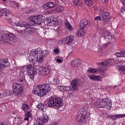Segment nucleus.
Segmentation results:
<instances>
[{
    "label": "nucleus",
    "mask_w": 125,
    "mask_h": 125,
    "mask_svg": "<svg viewBox=\"0 0 125 125\" xmlns=\"http://www.w3.org/2000/svg\"><path fill=\"white\" fill-rule=\"evenodd\" d=\"M48 106L49 107H57V108H60L63 105V99L61 97H50L47 102Z\"/></svg>",
    "instance_id": "obj_3"
},
{
    "label": "nucleus",
    "mask_w": 125,
    "mask_h": 125,
    "mask_svg": "<svg viewBox=\"0 0 125 125\" xmlns=\"http://www.w3.org/2000/svg\"><path fill=\"white\" fill-rule=\"evenodd\" d=\"M115 55L116 57H125V52H117L116 53Z\"/></svg>",
    "instance_id": "obj_30"
},
{
    "label": "nucleus",
    "mask_w": 125,
    "mask_h": 125,
    "mask_svg": "<svg viewBox=\"0 0 125 125\" xmlns=\"http://www.w3.org/2000/svg\"><path fill=\"white\" fill-rule=\"evenodd\" d=\"M23 85L20 83H14L13 84V91L15 96H18L23 92Z\"/></svg>",
    "instance_id": "obj_7"
},
{
    "label": "nucleus",
    "mask_w": 125,
    "mask_h": 125,
    "mask_svg": "<svg viewBox=\"0 0 125 125\" xmlns=\"http://www.w3.org/2000/svg\"><path fill=\"white\" fill-rule=\"evenodd\" d=\"M45 51H46V52H47V54H48V51L46 50Z\"/></svg>",
    "instance_id": "obj_62"
},
{
    "label": "nucleus",
    "mask_w": 125,
    "mask_h": 125,
    "mask_svg": "<svg viewBox=\"0 0 125 125\" xmlns=\"http://www.w3.org/2000/svg\"><path fill=\"white\" fill-rule=\"evenodd\" d=\"M74 3V5H77V6L78 5L80 6V5H81L82 4V3L80 4V0H75Z\"/></svg>",
    "instance_id": "obj_42"
},
{
    "label": "nucleus",
    "mask_w": 125,
    "mask_h": 125,
    "mask_svg": "<svg viewBox=\"0 0 125 125\" xmlns=\"http://www.w3.org/2000/svg\"><path fill=\"white\" fill-rule=\"evenodd\" d=\"M40 119L43 122V124H44L48 122V116L45 114H42Z\"/></svg>",
    "instance_id": "obj_24"
},
{
    "label": "nucleus",
    "mask_w": 125,
    "mask_h": 125,
    "mask_svg": "<svg viewBox=\"0 0 125 125\" xmlns=\"http://www.w3.org/2000/svg\"><path fill=\"white\" fill-rule=\"evenodd\" d=\"M85 33V30H84V29H83L81 28L80 29H79L78 30L77 34L78 36L81 37L83 36Z\"/></svg>",
    "instance_id": "obj_25"
},
{
    "label": "nucleus",
    "mask_w": 125,
    "mask_h": 125,
    "mask_svg": "<svg viewBox=\"0 0 125 125\" xmlns=\"http://www.w3.org/2000/svg\"><path fill=\"white\" fill-rule=\"evenodd\" d=\"M88 77L91 81H94L95 82H101V78L98 75H88Z\"/></svg>",
    "instance_id": "obj_22"
},
{
    "label": "nucleus",
    "mask_w": 125,
    "mask_h": 125,
    "mask_svg": "<svg viewBox=\"0 0 125 125\" xmlns=\"http://www.w3.org/2000/svg\"><path fill=\"white\" fill-rule=\"evenodd\" d=\"M79 113L80 114V117L78 119V124L80 125H86V119L89 118L90 113L88 111L85 110L83 108L79 109Z\"/></svg>",
    "instance_id": "obj_4"
},
{
    "label": "nucleus",
    "mask_w": 125,
    "mask_h": 125,
    "mask_svg": "<svg viewBox=\"0 0 125 125\" xmlns=\"http://www.w3.org/2000/svg\"><path fill=\"white\" fill-rule=\"evenodd\" d=\"M39 75H42V76H45L48 75L50 73L51 68L50 66H46L45 67H39L38 68Z\"/></svg>",
    "instance_id": "obj_12"
},
{
    "label": "nucleus",
    "mask_w": 125,
    "mask_h": 125,
    "mask_svg": "<svg viewBox=\"0 0 125 125\" xmlns=\"http://www.w3.org/2000/svg\"><path fill=\"white\" fill-rule=\"evenodd\" d=\"M13 25H14V26H16L17 27H24V28H26L24 29V33L26 35H32V34L35 33V31H37V28L30 27L31 24L29 23H20L19 22H13Z\"/></svg>",
    "instance_id": "obj_5"
},
{
    "label": "nucleus",
    "mask_w": 125,
    "mask_h": 125,
    "mask_svg": "<svg viewBox=\"0 0 125 125\" xmlns=\"http://www.w3.org/2000/svg\"><path fill=\"white\" fill-rule=\"evenodd\" d=\"M54 52L55 54H59L60 51L58 48H56L54 49Z\"/></svg>",
    "instance_id": "obj_41"
},
{
    "label": "nucleus",
    "mask_w": 125,
    "mask_h": 125,
    "mask_svg": "<svg viewBox=\"0 0 125 125\" xmlns=\"http://www.w3.org/2000/svg\"><path fill=\"white\" fill-rule=\"evenodd\" d=\"M118 68L119 70V72H120V74L125 75V66L119 65L118 66Z\"/></svg>",
    "instance_id": "obj_26"
},
{
    "label": "nucleus",
    "mask_w": 125,
    "mask_h": 125,
    "mask_svg": "<svg viewBox=\"0 0 125 125\" xmlns=\"http://www.w3.org/2000/svg\"><path fill=\"white\" fill-rule=\"evenodd\" d=\"M122 3L123 5L125 7V0H123Z\"/></svg>",
    "instance_id": "obj_55"
},
{
    "label": "nucleus",
    "mask_w": 125,
    "mask_h": 125,
    "mask_svg": "<svg viewBox=\"0 0 125 125\" xmlns=\"http://www.w3.org/2000/svg\"><path fill=\"white\" fill-rule=\"evenodd\" d=\"M2 1H3L4 2H5V1H7V0H2Z\"/></svg>",
    "instance_id": "obj_59"
},
{
    "label": "nucleus",
    "mask_w": 125,
    "mask_h": 125,
    "mask_svg": "<svg viewBox=\"0 0 125 125\" xmlns=\"http://www.w3.org/2000/svg\"><path fill=\"white\" fill-rule=\"evenodd\" d=\"M73 41H74V36L70 35L59 41L58 43L59 44H67V45H70V44L72 43Z\"/></svg>",
    "instance_id": "obj_10"
},
{
    "label": "nucleus",
    "mask_w": 125,
    "mask_h": 125,
    "mask_svg": "<svg viewBox=\"0 0 125 125\" xmlns=\"http://www.w3.org/2000/svg\"><path fill=\"white\" fill-rule=\"evenodd\" d=\"M5 75V74L4 73V72H3L2 71H1L0 73V76L1 77H4Z\"/></svg>",
    "instance_id": "obj_51"
},
{
    "label": "nucleus",
    "mask_w": 125,
    "mask_h": 125,
    "mask_svg": "<svg viewBox=\"0 0 125 125\" xmlns=\"http://www.w3.org/2000/svg\"><path fill=\"white\" fill-rule=\"evenodd\" d=\"M82 64V61L80 59L73 60L71 63L72 67L76 68Z\"/></svg>",
    "instance_id": "obj_21"
},
{
    "label": "nucleus",
    "mask_w": 125,
    "mask_h": 125,
    "mask_svg": "<svg viewBox=\"0 0 125 125\" xmlns=\"http://www.w3.org/2000/svg\"><path fill=\"white\" fill-rule=\"evenodd\" d=\"M21 109L23 110L24 112H27V111L29 110V105H28V104H23L21 105Z\"/></svg>",
    "instance_id": "obj_29"
},
{
    "label": "nucleus",
    "mask_w": 125,
    "mask_h": 125,
    "mask_svg": "<svg viewBox=\"0 0 125 125\" xmlns=\"http://www.w3.org/2000/svg\"><path fill=\"white\" fill-rule=\"evenodd\" d=\"M56 61L58 62V63H62V61L61 59H57Z\"/></svg>",
    "instance_id": "obj_50"
},
{
    "label": "nucleus",
    "mask_w": 125,
    "mask_h": 125,
    "mask_svg": "<svg viewBox=\"0 0 125 125\" xmlns=\"http://www.w3.org/2000/svg\"><path fill=\"white\" fill-rule=\"evenodd\" d=\"M16 69H17V70H18V67H17Z\"/></svg>",
    "instance_id": "obj_63"
},
{
    "label": "nucleus",
    "mask_w": 125,
    "mask_h": 125,
    "mask_svg": "<svg viewBox=\"0 0 125 125\" xmlns=\"http://www.w3.org/2000/svg\"><path fill=\"white\" fill-rule=\"evenodd\" d=\"M58 89H59V90L60 91H63L64 90V86H58Z\"/></svg>",
    "instance_id": "obj_44"
},
{
    "label": "nucleus",
    "mask_w": 125,
    "mask_h": 125,
    "mask_svg": "<svg viewBox=\"0 0 125 125\" xmlns=\"http://www.w3.org/2000/svg\"><path fill=\"white\" fill-rule=\"evenodd\" d=\"M30 19L32 22H33L35 24H38V25H41V24L43 23L45 20H44V16L41 15L30 16Z\"/></svg>",
    "instance_id": "obj_8"
},
{
    "label": "nucleus",
    "mask_w": 125,
    "mask_h": 125,
    "mask_svg": "<svg viewBox=\"0 0 125 125\" xmlns=\"http://www.w3.org/2000/svg\"><path fill=\"white\" fill-rule=\"evenodd\" d=\"M43 7V8H44V9H48V8H49L48 3L45 4V5H44Z\"/></svg>",
    "instance_id": "obj_48"
},
{
    "label": "nucleus",
    "mask_w": 125,
    "mask_h": 125,
    "mask_svg": "<svg viewBox=\"0 0 125 125\" xmlns=\"http://www.w3.org/2000/svg\"><path fill=\"white\" fill-rule=\"evenodd\" d=\"M50 90H51L50 85L48 83H46L45 84L37 85L36 86H34L32 92L33 94H35V95L42 97V96L45 95Z\"/></svg>",
    "instance_id": "obj_1"
},
{
    "label": "nucleus",
    "mask_w": 125,
    "mask_h": 125,
    "mask_svg": "<svg viewBox=\"0 0 125 125\" xmlns=\"http://www.w3.org/2000/svg\"><path fill=\"white\" fill-rule=\"evenodd\" d=\"M37 107L40 110H41L43 112H44V105L42 103H39V104L37 105Z\"/></svg>",
    "instance_id": "obj_32"
},
{
    "label": "nucleus",
    "mask_w": 125,
    "mask_h": 125,
    "mask_svg": "<svg viewBox=\"0 0 125 125\" xmlns=\"http://www.w3.org/2000/svg\"><path fill=\"white\" fill-rule=\"evenodd\" d=\"M11 6L13 7L14 8H18V9H20L19 8V3H17L16 2H11Z\"/></svg>",
    "instance_id": "obj_27"
},
{
    "label": "nucleus",
    "mask_w": 125,
    "mask_h": 125,
    "mask_svg": "<svg viewBox=\"0 0 125 125\" xmlns=\"http://www.w3.org/2000/svg\"><path fill=\"white\" fill-rule=\"evenodd\" d=\"M100 16L102 17L104 25L108 23L109 19H110V14L109 13L106 12L104 11H100Z\"/></svg>",
    "instance_id": "obj_13"
},
{
    "label": "nucleus",
    "mask_w": 125,
    "mask_h": 125,
    "mask_svg": "<svg viewBox=\"0 0 125 125\" xmlns=\"http://www.w3.org/2000/svg\"><path fill=\"white\" fill-rule=\"evenodd\" d=\"M9 65H10V63L8 59H0V70H2L6 67H8Z\"/></svg>",
    "instance_id": "obj_14"
},
{
    "label": "nucleus",
    "mask_w": 125,
    "mask_h": 125,
    "mask_svg": "<svg viewBox=\"0 0 125 125\" xmlns=\"http://www.w3.org/2000/svg\"><path fill=\"white\" fill-rule=\"evenodd\" d=\"M43 122L40 119L39 120L36 122V125H43Z\"/></svg>",
    "instance_id": "obj_39"
},
{
    "label": "nucleus",
    "mask_w": 125,
    "mask_h": 125,
    "mask_svg": "<svg viewBox=\"0 0 125 125\" xmlns=\"http://www.w3.org/2000/svg\"><path fill=\"white\" fill-rule=\"evenodd\" d=\"M25 117H28V118H32V115L30 111H26L25 113Z\"/></svg>",
    "instance_id": "obj_38"
},
{
    "label": "nucleus",
    "mask_w": 125,
    "mask_h": 125,
    "mask_svg": "<svg viewBox=\"0 0 125 125\" xmlns=\"http://www.w3.org/2000/svg\"><path fill=\"white\" fill-rule=\"evenodd\" d=\"M50 83L51 84H57L60 83V81L57 79H53L50 81Z\"/></svg>",
    "instance_id": "obj_28"
},
{
    "label": "nucleus",
    "mask_w": 125,
    "mask_h": 125,
    "mask_svg": "<svg viewBox=\"0 0 125 125\" xmlns=\"http://www.w3.org/2000/svg\"><path fill=\"white\" fill-rule=\"evenodd\" d=\"M117 119H121L122 118H125V114H119L116 115Z\"/></svg>",
    "instance_id": "obj_40"
},
{
    "label": "nucleus",
    "mask_w": 125,
    "mask_h": 125,
    "mask_svg": "<svg viewBox=\"0 0 125 125\" xmlns=\"http://www.w3.org/2000/svg\"><path fill=\"white\" fill-rule=\"evenodd\" d=\"M2 87H3V83L0 82V89H2Z\"/></svg>",
    "instance_id": "obj_49"
},
{
    "label": "nucleus",
    "mask_w": 125,
    "mask_h": 125,
    "mask_svg": "<svg viewBox=\"0 0 125 125\" xmlns=\"http://www.w3.org/2000/svg\"><path fill=\"white\" fill-rule=\"evenodd\" d=\"M95 106L96 108H104L107 109L108 107L112 106V103L108 98H104L102 100L99 99L95 103Z\"/></svg>",
    "instance_id": "obj_6"
},
{
    "label": "nucleus",
    "mask_w": 125,
    "mask_h": 125,
    "mask_svg": "<svg viewBox=\"0 0 125 125\" xmlns=\"http://www.w3.org/2000/svg\"><path fill=\"white\" fill-rule=\"evenodd\" d=\"M24 121H29V117H26L25 118H24Z\"/></svg>",
    "instance_id": "obj_54"
},
{
    "label": "nucleus",
    "mask_w": 125,
    "mask_h": 125,
    "mask_svg": "<svg viewBox=\"0 0 125 125\" xmlns=\"http://www.w3.org/2000/svg\"><path fill=\"white\" fill-rule=\"evenodd\" d=\"M110 118L111 120H117V115H110Z\"/></svg>",
    "instance_id": "obj_46"
},
{
    "label": "nucleus",
    "mask_w": 125,
    "mask_h": 125,
    "mask_svg": "<svg viewBox=\"0 0 125 125\" xmlns=\"http://www.w3.org/2000/svg\"><path fill=\"white\" fill-rule=\"evenodd\" d=\"M0 91H1V89H0ZM1 96V93L0 92V97Z\"/></svg>",
    "instance_id": "obj_61"
},
{
    "label": "nucleus",
    "mask_w": 125,
    "mask_h": 125,
    "mask_svg": "<svg viewBox=\"0 0 125 125\" xmlns=\"http://www.w3.org/2000/svg\"><path fill=\"white\" fill-rule=\"evenodd\" d=\"M48 4L49 5V8H53V7H55V6L57 5L56 3H54L53 2H49Z\"/></svg>",
    "instance_id": "obj_35"
},
{
    "label": "nucleus",
    "mask_w": 125,
    "mask_h": 125,
    "mask_svg": "<svg viewBox=\"0 0 125 125\" xmlns=\"http://www.w3.org/2000/svg\"><path fill=\"white\" fill-rule=\"evenodd\" d=\"M10 14V11L6 8L0 10V18L3 16H8Z\"/></svg>",
    "instance_id": "obj_20"
},
{
    "label": "nucleus",
    "mask_w": 125,
    "mask_h": 125,
    "mask_svg": "<svg viewBox=\"0 0 125 125\" xmlns=\"http://www.w3.org/2000/svg\"><path fill=\"white\" fill-rule=\"evenodd\" d=\"M114 59H111L109 60H107L104 62H98L97 65H100L102 66H104V67H108V66H111L112 64L114 63Z\"/></svg>",
    "instance_id": "obj_16"
},
{
    "label": "nucleus",
    "mask_w": 125,
    "mask_h": 125,
    "mask_svg": "<svg viewBox=\"0 0 125 125\" xmlns=\"http://www.w3.org/2000/svg\"><path fill=\"white\" fill-rule=\"evenodd\" d=\"M55 25H58L57 23L56 24V23H55Z\"/></svg>",
    "instance_id": "obj_64"
},
{
    "label": "nucleus",
    "mask_w": 125,
    "mask_h": 125,
    "mask_svg": "<svg viewBox=\"0 0 125 125\" xmlns=\"http://www.w3.org/2000/svg\"><path fill=\"white\" fill-rule=\"evenodd\" d=\"M24 81H25V78H24V77H20L19 82H20V83H23V82H24Z\"/></svg>",
    "instance_id": "obj_47"
},
{
    "label": "nucleus",
    "mask_w": 125,
    "mask_h": 125,
    "mask_svg": "<svg viewBox=\"0 0 125 125\" xmlns=\"http://www.w3.org/2000/svg\"><path fill=\"white\" fill-rule=\"evenodd\" d=\"M3 95L4 97L7 96V94H6V93H4Z\"/></svg>",
    "instance_id": "obj_56"
},
{
    "label": "nucleus",
    "mask_w": 125,
    "mask_h": 125,
    "mask_svg": "<svg viewBox=\"0 0 125 125\" xmlns=\"http://www.w3.org/2000/svg\"><path fill=\"white\" fill-rule=\"evenodd\" d=\"M104 2L106 3L108 2V0H104Z\"/></svg>",
    "instance_id": "obj_58"
},
{
    "label": "nucleus",
    "mask_w": 125,
    "mask_h": 125,
    "mask_svg": "<svg viewBox=\"0 0 125 125\" xmlns=\"http://www.w3.org/2000/svg\"><path fill=\"white\" fill-rule=\"evenodd\" d=\"M57 12H62L64 10V7L63 6H59L55 9Z\"/></svg>",
    "instance_id": "obj_33"
},
{
    "label": "nucleus",
    "mask_w": 125,
    "mask_h": 125,
    "mask_svg": "<svg viewBox=\"0 0 125 125\" xmlns=\"http://www.w3.org/2000/svg\"><path fill=\"white\" fill-rule=\"evenodd\" d=\"M84 3L88 6H91L93 4V2L91 0H85Z\"/></svg>",
    "instance_id": "obj_34"
},
{
    "label": "nucleus",
    "mask_w": 125,
    "mask_h": 125,
    "mask_svg": "<svg viewBox=\"0 0 125 125\" xmlns=\"http://www.w3.org/2000/svg\"><path fill=\"white\" fill-rule=\"evenodd\" d=\"M110 44H111V42H108L105 43V44H104V45H105V46H108V45H110Z\"/></svg>",
    "instance_id": "obj_52"
},
{
    "label": "nucleus",
    "mask_w": 125,
    "mask_h": 125,
    "mask_svg": "<svg viewBox=\"0 0 125 125\" xmlns=\"http://www.w3.org/2000/svg\"><path fill=\"white\" fill-rule=\"evenodd\" d=\"M30 56L33 63H42L43 62V51L41 48L31 50Z\"/></svg>",
    "instance_id": "obj_2"
},
{
    "label": "nucleus",
    "mask_w": 125,
    "mask_h": 125,
    "mask_svg": "<svg viewBox=\"0 0 125 125\" xmlns=\"http://www.w3.org/2000/svg\"><path fill=\"white\" fill-rule=\"evenodd\" d=\"M83 83L82 81H80L79 79H74L71 81V85L74 91H77L79 86H82Z\"/></svg>",
    "instance_id": "obj_11"
},
{
    "label": "nucleus",
    "mask_w": 125,
    "mask_h": 125,
    "mask_svg": "<svg viewBox=\"0 0 125 125\" xmlns=\"http://www.w3.org/2000/svg\"><path fill=\"white\" fill-rule=\"evenodd\" d=\"M98 69L100 71V78H101V82H102V79L104 78L105 76V69H106V67L104 66H102V65H98Z\"/></svg>",
    "instance_id": "obj_18"
},
{
    "label": "nucleus",
    "mask_w": 125,
    "mask_h": 125,
    "mask_svg": "<svg viewBox=\"0 0 125 125\" xmlns=\"http://www.w3.org/2000/svg\"><path fill=\"white\" fill-rule=\"evenodd\" d=\"M8 41H10V42H17V38H16L15 35L10 33Z\"/></svg>",
    "instance_id": "obj_23"
},
{
    "label": "nucleus",
    "mask_w": 125,
    "mask_h": 125,
    "mask_svg": "<svg viewBox=\"0 0 125 125\" xmlns=\"http://www.w3.org/2000/svg\"><path fill=\"white\" fill-rule=\"evenodd\" d=\"M108 125H116V124L115 123H113V124H108Z\"/></svg>",
    "instance_id": "obj_57"
},
{
    "label": "nucleus",
    "mask_w": 125,
    "mask_h": 125,
    "mask_svg": "<svg viewBox=\"0 0 125 125\" xmlns=\"http://www.w3.org/2000/svg\"><path fill=\"white\" fill-rule=\"evenodd\" d=\"M10 35V33L7 31H1L0 33V39H1V40H6L7 41H8V40H9Z\"/></svg>",
    "instance_id": "obj_17"
},
{
    "label": "nucleus",
    "mask_w": 125,
    "mask_h": 125,
    "mask_svg": "<svg viewBox=\"0 0 125 125\" xmlns=\"http://www.w3.org/2000/svg\"><path fill=\"white\" fill-rule=\"evenodd\" d=\"M122 12H125V7H122L121 9Z\"/></svg>",
    "instance_id": "obj_53"
},
{
    "label": "nucleus",
    "mask_w": 125,
    "mask_h": 125,
    "mask_svg": "<svg viewBox=\"0 0 125 125\" xmlns=\"http://www.w3.org/2000/svg\"><path fill=\"white\" fill-rule=\"evenodd\" d=\"M72 89V88L70 86H64V90H67V91H70Z\"/></svg>",
    "instance_id": "obj_45"
},
{
    "label": "nucleus",
    "mask_w": 125,
    "mask_h": 125,
    "mask_svg": "<svg viewBox=\"0 0 125 125\" xmlns=\"http://www.w3.org/2000/svg\"><path fill=\"white\" fill-rule=\"evenodd\" d=\"M65 27L67 28V30H68L69 31H71V30L73 29L72 25H71V24H70V23H69L68 21H65Z\"/></svg>",
    "instance_id": "obj_31"
},
{
    "label": "nucleus",
    "mask_w": 125,
    "mask_h": 125,
    "mask_svg": "<svg viewBox=\"0 0 125 125\" xmlns=\"http://www.w3.org/2000/svg\"><path fill=\"white\" fill-rule=\"evenodd\" d=\"M97 71V69L95 68H90L88 69V72L89 73H92L93 74H95V73H96Z\"/></svg>",
    "instance_id": "obj_37"
},
{
    "label": "nucleus",
    "mask_w": 125,
    "mask_h": 125,
    "mask_svg": "<svg viewBox=\"0 0 125 125\" xmlns=\"http://www.w3.org/2000/svg\"><path fill=\"white\" fill-rule=\"evenodd\" d=\"M21 123V120L19 118L16 119L14 121V124L17 125H20Z\"/></svg>",
    "instance_id": "obj_36"
},
{
    "label": "nucleus",
    "mask_w": 125,
    "mask_h": 125,
    "mask_svg": "<svg viewBox=\"0 0 125 125\" xmlns=\"http://www.w3.org/2000/svg\"><path fill=\"white\" fill-rule=\"evenodd\" d=\"M102 37L104 38V40L106 41H111L113 39L115 38V36L112 34L110 33L108 31H104L102 35Z\"/></svg>",
    "instance_id": "obj_15"
},
{
    "label": "nucleus",
    "mask_w": 125,
    "mask_h": 125,
    "mask_svg": "<svg viewBox=\"0 0 125 125\" xmlns=\"http://www.w3.org/2000/svg\"><path fill=\"white\" fill-rule=\"evenodd\" d=\"M89 25L87 19H82L80 23V27L81 29H84L85 28H87V27Z\"/></svg>",
    "instance_id": "obj_19"
},
{
    "label": "nucleus",
    "mask_w": 125,
    "mask_h": 125,
    "mask_svg": "<svg viewBox=\"0 0 125 125\" xmlns=\"http://www.w3.org/2000/svg\"><path fill=\"white\" fill-rule=\"evenodd\" d=\"M28 72V77L31 80H33L35 78V75L37 74V69H35L32 64L28 65L26 67Z\"/></svg>",
    "instance_id": "obj_9"
},
{
    "label": "nucleus",
    "mask_w": 125,
    "mask_h": 125,
    "mask_svg": "<svg viewBox=\"0 0 125 125\" xmlns=\"http://www.w3.org/2000/svg\"><path fill=\"white\" fill-rule=\"evenodd\" d=\"M100 53V55H102L103 54V53H102V52H101Z\"/></svg>",
    "instance_id": "obj_60"
},
{
    "label": "nucleus",
    "mask_w": 125,
    "mask_h": 125,
    "mask_svg": "<svg viewBox=\"0 0 125 125\" xmlns=\"http://www.w3.org/2000/svg\"><path fill=\"white\" fill-rule=\"evenodd\" d=\"M95 20H96V21H101L102 18H101V16H97L95 18Z\"/></svg>",
    "instance_id": "obj_43"
}]
</instances>
